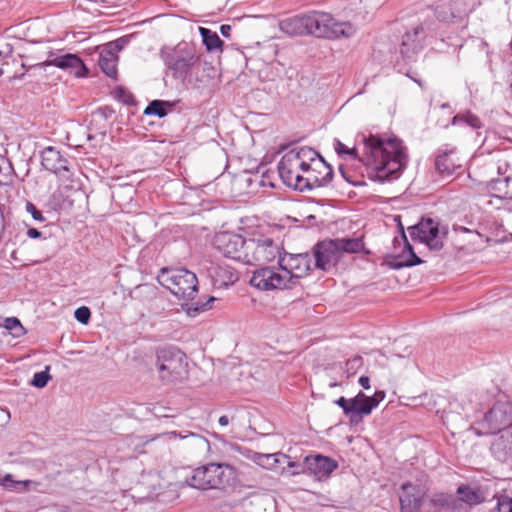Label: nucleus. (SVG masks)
I'll return each instance as SVG.
<instances>
[{"label":"nucleus","mask_w":512,"mask_h":512,"mask_svg":"<svg viewBox=\"0 0 512 512\" xmlns=\"http://www.w3.org/2000/svg\"><path fill=\"white\" fill-rule=\"evenodd\" d=\"M334 148L339 156H348L363 163L367 167L368 177L373 181L395 180L407 164L405 148L396 137L362 134L353 148H348L339 140L335 141Z\"/></svg>","instance_id":"nucleus-1"},{"label":"nucleus","mask_w":512,"mask_h":512,"mask_svg":"<svg viewBox=\"0 0 512 512\" xmlns=\"http://www.w3.org/2000/svg\"><path fill=\"white\" fill-rule=\"evenodd\" d=\"M278 171L287 186L300 192L327 186L334 175L332 167L307 146L286 152L278 164Z\"/></svg>","instance_id":"nucleus-2"},{"label":"nucleus","mask_w":512,"mask_h":512,"mask_svg":"<svg viewBox=\"0 0 512 512\" xmlns=\"http://www.w3.org/2000/svg\"><path fill=\"white\" fill-rule=\"evenodd\" d=\"M160 57L166 67V74L182 83L188 79L199 61L194 49L186 42L161 48Z\"/></svg>","instance_id":"nucleus-3"},{"label":"nucleus","mask_w":512,"mask_h":512,"mask_svg":"<svg viewBox=\"0 0 512 512\" xmlns=\"http://www.w3.org/2000/svg\"><path fill=\"white\" fill-rule=\"evenodd\" d=\"M236 478L235 469L224 463H209L197 467L190 477L186 478L188 486L199 489H223L231 485Z\"/></svg>","instance_id":"nucleus-4"},{"label":"nucleus","mask_w":512,"mask_h":512,"mask_svg":"<svg viewBox=\"0 0 512 512\" xmlns=\"http://www.w3.org/2000/svg\"><path fill=\"white\" fill-rule=\"evenodd\" d=\"M155 365L159 380L165 384L180 383L188 377L187 356L177 347L158 349Z\"/></svg>","instance_id":"nucleus-5"},{"label":"nucleus","mask_w":512,"mask_h":512,"mask_svg":"<svg viewBox=\"0 0 512 512\" xmlns=\"http://www.w3.org/2000/svg\"><path fill=\"white\" fill-rule=\"evenodd\" d=\"M307 34L320 38L351 37L355 27L348 22H337L329 13L313 11L306 14Z\"/></svg>","instance_id":"nucleus-6"},{"label":"nucleus","mask_w":512,"mask_h":512,"mask_svg":"<svg viewBox=\"0 0 512 512\" xmlns=\"http://www.w3.org/2000/svg\"><path fill=\"white\" fill-rule=\"evenodd\" d=\"M157 279L163 287L181 299L192 300L198 291L196 275L185 268H162Z\"/></svg>","instance_id":"nucleus-7"},{"label":"nucleus","mask_w":512,"mask_h":512,"mask_svg":"<svg viewBox=\"0 0 512 512\" xmlns=\"http://www.w3.org/2000/svg\"><path fill=\"white\" fill-rule=\"evenodd\" d=\"M246 264L256 265L280 259L283 248L280 243L267 235H258L247 239Z\"/></svg>","instance_id":"nucleus-8"},{"label":"nucleus","mask_w":512,"mask_h":512,"mask_svg":"<svg viewBox=\"0 0 512 512\" xmlns=\"http://www.w3.org/2000/svg\"><path fill=\"white\" fill-rule=\"evenodd\" d=\"M512 426V403L498 401L479 422L480 435L495 434Z\"/></svg>","instance_id":"nucleus-9"},{"label":"nucleus","mask_w":512,"mask_h":512,"mask_svg":"<svg viewBox=\"0 0 512 512\" xmlns=\"http://www.w3.org/2000/svg\"><path fill=\"white\" fill-rule=\"evenodd\" d=\"M409 233L414 241H420L430 250L438 251L443 247V239L448 233L446 226H441L432 218H422L421 221L409 228Z\"/></svg>","instance_id":"nucleus-10"},{"label":"nucleus","mask_w":512,"mask_h":512,"mask_svg":"<svg viewBox=\"0 0 512 512\" xmlns=\"http://www.w3.org/2000/svg\"><path fill=\"white\" fill-rule=\"evenodd\" d=\"M250 284L261 291L291 289V277L276 267H263L254 271Z\"/></svg>","instance_id":"nucleus-11"},{"label":"nucleus","mask_w":512,"mask_h":512,"mask_svg":"<svg viewBox=\"0 0 512 512\" xmlns=\"http://www.w3.org/2000/svg\"><path fill=\"white\" fill-rule=\"evenodd\" d=\"M278 265L291 277V287L296 285L298 279L307 276L314 267L308 253L289 254L285 251L282 252Z\"/></svg>","instance_id":"nucleus-12"},{"label":"nucleus","mask_w":512,"mask_h":512,"mask_svg":"<svg viewBox=\"0 0 512 512\" xmlns=\"http://www.w3.org/2000/svg\"><path fill=\"white\" fill-rule=\"evenodd\" d=\"M214 245L223 256L246 264L247 239L241 235L230 232L219 233L214 238Z\"/></svg>","instance_id":"nucleus-13"},{"label":"nucleus","mask_w":512,"mask_h":512,"mask_svg":"<svg viewBox=\"0 0 512 512\" xmlns=\"http://www.w3.org/2000/svg\"><path fill=\"white\" fill-rule=\"evenodd\" d=\"M477 5V0H442L435 8V16L443 22L461 21Z\"/></svg>","instance_id":"nucleus-14"},{"label":"nucleus","mask_w":512,"mask_h":512,"mask_svg":"<svg viewBox=\"0 0 512 512\" xmlns=\"http://www.w3.org/2000/svg\"><path fill=\"white\" fill-rule=\"evenodd\" d=\"M314 268L329 270L340 260V252L337 244L333 240H325L317 243L313 247Z\"/></svg>","instance_id":"nucleus-15"},{"label":"nucleus","mask_w":512,"mask_h":512,"mask_svg":"<svg viewBox=\"0 0 512 512\" xmlns=\"http://www.w3.org/2000/svg\"><path fill=\"white\" fill-rule=\"evenodd\" d=\"M384 398V391H376L373 396H367L362 391H359L355 397L351 398L353 406L352 424H357L362 421L364 416L370 415Z\"/></svg>","instance_id":"nucleus-16"},{"label":"nucleus","mask_w":512,"mask_h":512,"mask_svg":"<svg viewBox=\"0 0 512 512\" xmlns=\"http://www.w3.org/2000/svg\"><path fill=\"white\" fill-rule=\"evenodd\" d=\"M399 500L401 512H423L424 492L419 486L404 483Z\"/></svg>","instance_id":"nucleus-17"},{"label":"nucleus","mask_w":512,"mask_h":512,"mask_svg":"<svg viewBox=\"0 0 512 512\" xmlns=\"http://www.w3.org/2000/svg\"><path fill=\"white\" fill-rule=\"evenodd\" d=\"M305 464L307 471L319 481L329 478L332 472L338 468L337 461L320 454L305 457Z\"/></svg>","instance_id":"nucleus-18"},{"label":"nucleus","mask_w":512,"mask_h":512,"mask_svg":"<svg viewBox=\"0 0 512 512\" xmlns=\"http://www.w3.org/2000/svg\"><path fill=\"white\" fill-rule=\"evenodd\" d=\"M461 166L455 147L446 145L444 148L439 149V154L435 159V169L441 176H450Z\"/></svg>","instance_id":"nucleus-19"},{"label":"nucleus","mask_w":512,"mask_h":512,"mask_svg":"<svg viewBox=\"0 0 512 512\" xmlns=\"http://www.w3.org/2000/svg\"><path fill=\"white\" fill-rule=\"evenodd\" d=\"M43 66H55L68 70L77 77L85 76L87 71L84 62L76 54H64L50 58L42 63Z\"/></svg>","instance_id":"nucleus-20"},{"label":"nucleus","mask_w":512,"mask_h":512,"mask_svg":"<svg viewBox=\"0 0 512 512\" xmlns=\"http://www.w3.org/2000/svg\"><path fill=\"white\" fill-rule=\"evenodd\" d=\"M41 164L44 169L59 175L69 171L68 160L54 147H46L41 152Z\"/></svg>","instance_id":"nucleus-21"},{"label":"nucleus","mask_w":512,"mask_h":512,"mask_svg":"<svg viewBox=\"0 0 512 512\" xmlns=\"http://www.w3.org/2000/svg\"><path fill=\"white\" fill-rule=\"evenodd\" d=\"M209 276L215 288H226L238 280L237 272L224 264H212L208 269Z\"/></svg>","instance_id":"nucleus-22"},{"label":"nucleus","mask_w":512,"mask_h":512,"mask_svg":"<svg viewBox=\"0 0 512 512\" xmlns=\"http://www.w3.org/2000/svg\"><path fill=\"white\" fill-rule=\"evenodd\" d=\"M454 504L455 499L452 494L436 492L424 499L423 512H440L443 509L452 508Z\"/></svg>","instance_id":"nucleus-23"},{"label":"nucleus","mask_w":512,"mask_h":512,"mask_svg":"<svg viewBox=\"0 0 512 512\" xmlns=\"http://www.w3.org/2000/svg\"><path fill=\"white\" fill-rule=\"evenodd\" d=\"M490 449L498 461L506 463L512 456V434L509 432L501 434L492 442Z\"/></svg>","instance_id":"nucleus-24"},{"label":"nucleus","mask_w":512,"mask_h":512,"mask_svg":"<svg viewBox=\"0 0 512 512\" xmlns=\"http://www.w3.org/2000/svg\"><path fill=\"white\" fill-rule=\"evenodd\" d=\"M456 493L459 500L469 506L482 504L486 500V495L480 487L462 484L458 486Z\"/></svg>","instance_id":"nucleus-25"},{"label":"nucleus","mask_w":512,"mask_h":512,"mask_svg":"<svg viewBox=\"0 0 512 512\" xmlns=\"http://www.w3.org/2000/svg\"><path fill=\"white\" fill-rule=\"evenodd\" d=\"M423 33V27L421 25L415 27L413 32H407L403 38L400 47V53L407 58H410L421 48L419 34Z\"/></svg>","instance_id":"nucleus-26"},{"label":"nucleus","mask_w":512,"mask_h":512,"mask_svg":"<svg viewBox=\"0 0 512 512\" xmlns=\"http://www.w3.org/2000/svg\"><path fill=\"white\" fill-rule=\"evenodd\" d=\"M306 14L296 15L280 22V29L291 36L307 34Z\"/></svg>","instance_id":"nucleus-27"},{"label":"nucleus","mask_w":512,"mask_h":512,"mask_svg":"<svg viewBox=\"0 0 512 512\" xmlns=\"http://www.w3.org/2000/svg\"><path fill=\"white\" fill-rule=\"evenodd\" d=\"M403 238L405 240V247L403 250V254L401 258H405L404 260L395 259L391 263V267L394 269H400L403 267H411L421 264L423 261L415 254L413 247L407 241L405 234L403 233Z\"/></svg>","instance_id":"nucleus-28"},{"label":"nucleus","mask_w":512,"mask_h":512,"mask_svg":"<svg viewBox=\"0 0 512 512\" xmlns=\"http://www.w3.org/2000/svg\"><path fill=\"white\" fill-rule=\"evenodd\" d=\"M117 55L110 50H103L100 53L98 65L101 70L109 77L115 78L117 75Z\"/></svg>","instance_id":"nucleus-29"},{"label":"nucleus","mask_w":512,"mask_h":512,"mask_svg":"<svg viewBox=\"0 0 512 512\" xmlns=\"http://www.w3.org/2000/svg\"><path fill=\"white\" fill-rule=\"evenodd\" d=\"M334 241L337 244L341 257L344 253H358L364 247L361 238H338L334 239Z\"/></svg>","instance_id":"nucleus-30"},{"label":"nucleus","mask_w":512,"mask_h":512,"mask_svg":"<svg viewBox=\"0 0 512 512\" xmlns=\"http://www.w3.org/2000/svg\"><path fill=\"white\" fill-rule=\"evenodd\" d=\"M199 33L203 44L209 52L222 48L223 41L216 32L205 27H199Z\"/></svg>","instance_id":"nucleus-31"},{"label":"nucleus","mask_w":512,"mask_h":512,"mask_svg":"<svg viewBox=\"0 0 512 512\" xmlns=\"http://www.w3.org/2000/svg\"><path fill=\"white\" fill-rule=\"evenodd\" d=\"M280 458H286V456L282 453L263 454L256 452L251 459L264 469H273L280 462Z\"/></svg>","instance_id":"nucleus-32"},{"label":"nucleus","mask_w":512,"mask_h":512,"mask_svg":"<svg viewBox=\"0 0 512 512\" xmlns=\"http://www.w3.org/2000/svg\"><path fill=\"white\" fill-rule=\"evenodd\" d=\"M452 125H459V124H465L467 126H470L473 129H478L482 126V122L479 119L478 116L471 113L470 111H465L462 113L456 114L452 120Z\"/></svg>","instance_id":"nucleus-33"},{"label":"nucleus","mask_w":512,"mask_h":512,"mask_svg":"<svg viewBox=\"0 0 512 512\" xmlns=\"http://www.w3.org/2000/svg\"><path fill=\"white\" fill-rule=\"evenodd\" d=\"M27 480H14L12 474H6L2 478L1 486L12 492L25 493L28 492Z\"/></svg>","instance_id":"nucleus-34"},{"label":"nucleus","mask_w":512,"mask_h":512,"mask_svg":"<svg viewBox=\"0 0 512 512\" xmlns=\"http://www.w3.org/2000/svg\"><path fill=\"white\" fill-rule=\"evenodd\" d=\"M3 326L14 338H20L26 334V329L16 317L6 318Z\"/></svg>","instance_id":"nucleus-35"},{"label":"nucleus","mask_w":512,"mask_h":512,"mask_svg":"<svg viewBox=\"0 0 512 512\" xmlns=\"http://www.w3.org/2000/svg\"><path fill=\"white\" fill-rule=\"evenodd\" d=\"M492 189L498 191L500 198L512 199V178L499 179L492 185Z\"/></svg>","instance_id":"nucleus-36"},{"label":"nucleus","mask_w":512,"mask_h":512,"mask_svg":"<svg viewBox=\"0 0 512 512\" xmlns=\"http://www.w3.org/2000/svg\"><path fill=\"white\" fill-rule=\"evenodd\" d=\"M181 438L190 439L191 444L200 452H207L210 449V442L201 435L189 433L188 435L182 436Z\"/></svg>","instance_id":"nucleus-37"},{"label":"nucleus","mask_w":512,"mask_h":512,"mask_svg":"<svg viewBox=\"0 0 512 512\" xmlns=\"http://www.w3.org/2000/svg\"><path fill=\"white\" fill-rule=\"evenodd\" d=\"M165 106H166V102L161 101V100H153L145 108L144 113L146 115H156L161 118V117L166 116V114H167Z\"/></svg>","instance_id":"nucleus-38"},{"label":"nucleus","mask_w":512,"mask_h":512,"mask_svg":"<svg viewBox=\"0 0 512 512\" xmlns=\"http://www.w3.org/2000/svg\"><path fill=\"white\" fill-rule=\"evenodd\" d=\"M49 370L50 366H46L44 371L35 373L31 380V385L36 388H44L51 379Z\"/></svg>","instance_id":"nucleus-39"},{"label":"nucleus","mask_w":512,"mask_h":512,"mask_svg":"<svg viewBox=\"0 0 512 512\" xmlns=\"http://www.w3.org/2000/svg\"><path fill=\"white\" fill-rule=\"evenodd\" d=\"M11 164L4 157H0V185H7L11 181Z\"/></svg>","instance_id":"nucleus-40"},{"label":"nucleus","mask_w":512,"mask_h":512,"mask_svg":"<svg viewBox=\"0 0 512 512\" xmlns=\"http://www.w3.org/2000/svg\"><path fill=\"white\" fill-rule=\"evenodd\" d=\"M492 512H512V498L502 495L498 498L497 506Z\"/></svg>","instance_id":"nucleus-41"},{"label":"nucleus","mask_w":512,"mask_h":512,"mask_svg":"<svg viewBox=\"0 0 512 512\" xmlns=\"http://www.w3.org/2000/svg\"><path fill=\"white\" fill-rule=\"evenodd\" d=\"M215 300L214 297H210L206 302L204 303H195V304H192L191 307H189L187 309V313L190 315V316H195L197 313L199 312H203V311H206L208 309L211 308L210 306V303L213 302Z\"/></svg>","instance_id":"nucleus-42"},{"label":"nucleus","mask_w":512,"mask_h":512,"mask_svg":"<svg viewBox=\"0 0 512 512\" xmlns=\"http://www.w3.org/2000/svg\"><path fill=\"white\" fill-rule=\"evenodd\" d=\"M334 403L336 405H338L339 407L342 408L343 410V413L349 417V420H350V423H352V411H353V406H352V401H351V398L350 399H347L345 397H340L339 399L335 400Z\"/></svg>","instance_id":"nucleus-43"},{"label":"nucleus","mask_w":512,"mask_h":512,"mask_svg":"<svg viewBox=\"0 0 512 512\" xmlns=\"http://www.w3.org/2000/svg\"><path fill=\"white\" fill-rule=\"evenodd\" d=\"M115 97L119 101H121V102H123L124 104H127V105H130V104L134 103V96L132 95V93H130L129 91H127L123 87H118L115 90Z\"/></svg>","instance_id":"nucleus-44"},{"label":"nucleus","mask_w":512,"mask_h":512,"mask_svg":"<svg viewBox=\"0 0 512 512\" xmlns=\"http://www.w3.org/2000/svg\"><path fill=\"white\" fill-rule=\"evenodd\" d=\"M74 317L78 322L87 324L91 317L90 309L85 306L79 307L75 310Z\"/></svg>","instance_id":"nucleus-45"},{"label":"nucleus","mask_w":512,"mask_h":512,"mask_svg":"<svg viewBox=\"0 0 512 512\" xmlns=\"http://www.w3.org/2000/svg\"><path fill=\"white\" fill-rule=\"evenodd\" d=\"M26 211L31 214L32 218L39 222H44L45 218L40 210L37 209V207L31 203H26Z\"/></svg>","instance_id":"nucleus-46"},{"label":"nucleus","mask_w":512,"mask_h":512,"mask_svg":"<svg viewBox=\"0 0 512 512\" xmlns=\"http://www.w3.org/2000/svg\"><path fill=\"white\" fill-rule=\"evenodd\" d=\"M28 491H35L39 493H44L45 489L41 482L35 480H27Z\"/></svg>","instance_id":"nucleus-47"},{"label":"nucleus","mask_w":512,"mask_h":512,"mask_svg":"<svg viewBox=\"0 0 512 512\" xmlns=\"http://www.w3.org/2000/svg\"><path fill=\"white\" fill-rule=\"evenodd\" d=\"M41 232L37 230L36 228H29L27 230V236L31 239H37L41 237Z\"/></svg>","instance_id":"nucleus-48"},{"label":"nucleus","mask_w":512,"mask_h":512,"mask_svg":"<svg viewBox=\"0 0 512 512\" xmlns=\"http://www.w3.org/2000/svg\"><path fill=\"white\" fill-rule=\"evenodd\" d=\"M358 382L364 389L370 388V379L368 376H361Z\"/></svg>","instance_id":"nucleus-49"},{"label":"nucleus","mask_w":512,"mask_h":512,"mask_svg":"<svg viewBox=\"0 0 512 512\" xmlns=\"http://www.w3.org/2000/svg\"><path fill=\"white\" fill-rule=\"evenodd\" d=\"M230 31H231V26L230 25H222L220 27V32L221 34L224 36V37H229L230 36Z\"/></svg>","instance_id":"nucleus-50"},{"label":"nucleus","mask_w":512,"mask_h":512,"mask_svg":"<svg viewBox=\"0 0 512 512\" xmlns=\"http://www.w3.org/2000/svg\"><path fill=\"white\" fill-rule=\"evenodd\" d=\"M218 422H219V424H220L221 426H227V425L229 424V418H228V416H226V415H222V416L219 418Z\"/></svg>","instance_id":"nucleus-51"},{"label":"nucleus","mask_w":512,"mask_h":512,"mask_svg":"<svg viewBox=\"0 0 512 512\" xmlns=\"http://www.w3.org/2000/svg\"><path fill=\"white\" fill-rule=\"evenodd\" d=\"M6 46L8 48L6 53L3 50H0V59L9 56L12 53V49L9 47V45Z\"/></svg>","instance_id":"nucleus-52"},{"label":"nucleus","mask_w":512,"mask_h":512,"mask_svg":"<svg viewBox=\"0 0 512 512\" xmlns=\"http://www.w3.org/2000/svg\"><path fill=\"white\" fill-rule=\"evenodd\" d=\"M260 185H262V186H266V185H267V183H266V181H265V180H263V179H262V180L260 181ZM268 185H269L270 187H274V185H273L271 182H269V183H268Z\"/></svg>","instance_id":"nucleus-53"},{"label":"nucleus","mask_w":512,"mask_h":512,"mask_svg":"<svg viewBox=\"0 0 512 512\" xmlns=\"http://www.w3.org/2000/svg\"><path fill=\"white\" fill-rule=\"evenodd\" d=\"M340 385H341V384H340V383H338V382H331V383L329 384V387L333 388V387L340 386Z\"/></svg>","instance_id":"nucleus-54"},{"label":"nucleus","mask_w":512,"mask_h":512,"mask_svg":"<svg viewBox=\"0 0 512 512\" xmlns=\"http://www.w3.org/2000/svg\"><path fill=\"white\" fill-rule=\"evenodd\" d=\"M505 464H507L512 470V456L511 459H509Z\"/></svg>","instance_id":"nucleus-55"},{"label":"nucleus","mask_w":512,"mask_h":512,"mask_svg":"<svg viewBox=\"0 0 512 512\" xmlns=\"http://www.w3.org/2000/svg\"><path fill=\"white\" fill-rule=\"evenodd\" d=\"M446 107H448V104H443L442 105V108H446Z\"/></svg>","instance_id":"nucleus-56"},{"label":"nucleus","mask_w":512,"mask_h":512,"mask_svg":"<svg viewBox=\"0 0 512 512\" xmlns=\"http://www.w3.org/2000/svg\"><path fill=\"white\" fill-rule=\"evenodd\" d=\"M2 73V70H0V74Z\"/></svg>","instance_id":"nucleus-57"}]
</instances>
